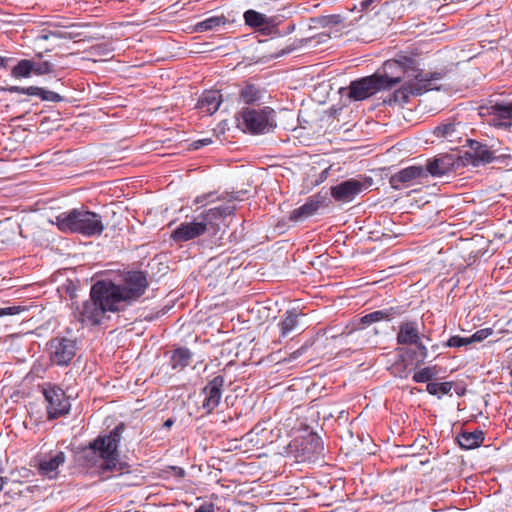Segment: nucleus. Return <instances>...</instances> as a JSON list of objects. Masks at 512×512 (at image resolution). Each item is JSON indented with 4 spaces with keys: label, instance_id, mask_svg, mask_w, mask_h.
I'll return each mask as SVG.
<instances>
[{
    "label": "nucleus",
    "instance_id": "f257e3e1",
    "mask_svg": "<svg viewBox=\"0 0 512 512\" xmlns=\"http://www.w3.org/2000/svg\"><path fill=\"white\" fill-rule=\"evenodd\" d=\"M382 69L383 74L379 76L383 80L384 89H390L403 82V86L393 95L394 102L399 104L407 102L410 95H421L432 90V81L440 79L439 73H424L419 69L416 60L406 55H398L395 59L387 60Z\"/></svg>",
    "mask_w": 512,
    "mask_h": 512
},
{
    "label": "nucleus",
    "instance_id": "f03ea898",
    "mask_svg": "<svg viewBox=\"0 0 512 512\" xmlns=\"http://www.w3.org/2000/svg\"><path fill=\"white\" fill-rule=\"evenodd\" d=\"M238 199L235 193H223L215 197L214 192H209L197 196L195 204L205 205L216 201H224L225 204L203 211L192 221L181 223L172 232L171 238L176 242H187L204 234L216 235L224 218L234 213L236 207L232 203Z\"/></svg>",
    "mask_w": 512,
    "mask_h": 512
},
{
    "label": "nucleus",
    "instance_id": "7ed1b4c3",
    "mask_svg": "<svg viewBox=\"0 0 512 512\" xmlns=\"http://www.w3.org/2000/svg\"><path fill=\"white\" fill-rule=\"evenodd\" d=\"M148 282L146 276L141 271L129 272L122 285H115L112 282L98 281L96 282L95 291H103L109 295L114 304L120 308V304L124 301H132L138 299L144 294Z\"/></svg>",
    "mask_w": 512,
    "mask_h": 512
},
{
    "label": "nucleus",
    "instance_id": "20e7f679",
    "mask_svg": "<svg viewBox=\"0 0 512 512\" xmlns=\"http://www.w3.org/2000/svg\"><path fill=\"white\" fill-rule=\"evenodd\" d=\"M124 425H117L108 435L98 437L92 444V450L102 459L100 467L104 471H119V454L117 451Z\"/></svg>",
    "mask_w": 512,
    "mask_h": 512
},
{
    "label": "nucleus",
    "instance_id": "39448f33",
    "mask_svg": "<svg viewBox=\"0 0 512 512\" xmlns=\"http://www.w3.org/2000/svg\"><path fill=\"white\" fill-rule=\"evenodd\" d=\"M66 229L85 236H96L103 232L104 225L98 214L81 207L66 214Z\"/></svg>",
    "mask_w": 512,
    "mask_h": 512
},
{
    "label": "nucleus",
    "instance_id": "423d86ee",
    "mask_svg": "<svg viewBox=\"0 0 512 512\" xmlns=\"http://www.w3.org/2000/svg\"><path fill=\"white\" fill-rule=\"evenodd\" d=\"M96 283L91 288L90 299L83 302V309L79 313V320L90 324H99L105 312H115L119 307L103 291H95Z\"/></svg>",
    "mask_w": 512,
    "mask_h": 512
},
{
    "label": "nucleus",
    "instance_id": "0eeeda50",
    "mask_svg": "<svg viewBox=\"0 0 512 512\" xmlns=\"http://www.w3.org/2000/svg\"><path fill=\"white\" fill-rule=\"evenodd\" d=\"M274 110L270 107L261 109L243 108L240 123L252 134L270 132L274 127Z\"/></svg>",
    "mask_w": 512,
    "mask_h": 512
},
{
    "label": "nucleus",
    "instance_id": "6e6552de",
    "mask_svg": "<svg viewBox=\"0 0 512 512\" xmlns=\"http://www.w3.org/2000/svg\"><path fill=\"white\" fill-rule=\"evenodd\" d=\"M358 324V327L349 330L347 333L343 332L338 336H334L340 345L347 346L350 350H361L365 347L375 348L377 345L376 336L378 330L376 328H364Z\"/></svg>",
    "mask_w": 512,
    "mask_h": 512
},
{
    "label": "nucleus",
    "instance_id": "1a4fd4ad",
    "mask_svg": "<svg viewBox=\"0 0 512 512\" xmlns=\"http://www.w3.org/2000/svg\"><path fill=\"white\" fill-rule=\"evenodd\" d=\"M348 96L356 101L364 100L383 88V80L379 74L363 77L361 79L352 81L349 86Z\"/></svg>",
    "mask_w": 512,
    "mask_h": 512
},
{
    "label": "nucleus",
    "instance_id": "9d476101",
    "mask_svg": "<svg viewBox=\"0 0 512 512\" xmlns=\"http://www.w3.org/2000/svg\"><path fill=\"white\" fill-rule=\"evenodd\" d=\"M368 185L357 179H348L331 187V195L336 201L351 202L362 193Z\"/></svg>",
    "mask_w": 512,
    "mask_h": 512
},
{
    "label": "nucleus",
    "instance_id": "9b49d317",
    "mask_svg": "<svg viewBox=\"0 0 512 512\" xmlns=\"http://www.w3.org/2000/svg\"><path fill=\"white\" fill-rule=\"evenodd\" d=\"M224 383V377L218 375L203 388L204 400L202 408L206 413H211L219 405Z\"/></svg>",
    "mask_w": 512,
    "mask_h": 512
},
{
    "label": "nucleus",
    "instance_id": "f8f14e48",
    "mask_svg": "<svg viewBox=\"0 0 512 512\" xmlns=\"http://www.w3.org/2000/svg\"><path fill=\"white\" fill-rule=\"evenodd\" d=\"M51 70L49 62L23 59L12 68L11 74L15 78H28L32 74L42 75Z\"/></svg>",
    "mask_w": 512,
    "mask_h": 512
},
{
    "label": "nucleus",
    "instance_id": "ddd939ff",
    "mask_svg": "<svg viewBox=\"0 0 512 512\" xmlns=\"http://www.w3.org/2000/svg\"><path fill=\"white\" fill-rule=\"evenodd\" d=\"M425 177L426 170L424 167L420 165H413L393 174L390 178V184L394 189H401L403 186L412 184L414 180Z\"/></svg>",
    "mask_w": 512,
    "mask_h": 512
},
{
    "label": "nucleus",
    "instance_id": "4468645a",
    "mask_svg": "<svg viewBox=\"0 0 512 512\" xmlns=\"http://www.w3.org/2000/svg\"><path fill=\"white\" fill-rule=\"evenodd\" d=\"M44 397L48 402L47 413L49 419H55L64 414V390L60 387L49 386L43 390Z\"/></svg>",
    "mask_w": 512,
    "mask_h": 512
},
{
    "label": "nucleus",
    "instance_id": "2eb2a0df",
    "mask_svg": "<svg viewBox=\"0 0 512 512\" xmlns=\"http://www.w3.org/2000/svg\"><path fill=\"white\" fill-rule=\"evenodd\" d=\"M452 159L450 156H439L432 160H428L424 169L426 170V177L428 175L439 177L451 171Z\"/></svg>",
    "mask_w": 512,
    "mask_h": 512
},
{
    "label": "nucleus",
    "instance_id": "dca6fc26",
    "mask_svg": "<svg viewBox=\"0 0 512 512\" xmlns=\"http://www.w3.org/2000/svg\"><path fill=\"white\" fill-rule=\"evenodd\" d=\"M420 332L415 322H404L400 325L397 334V343L401 345L418 344Z\"/></svg>",
    "mask_w": 512,
    "mask_h": 512
},
{
    "label": "nucleus",
    "instance_id": "f3484780",
    "mask_svg": "<svg viewBox=\"0 0 512 512\" xmlns=\"http://www.w3.org/2000/svg\"><path fill=\"white\" fill-rule=\"evenodd\" d=\"M320 202L310 198L305 204L294 209L289 216V219L294 222H302L307 218L313 216L319 209Z\"/></svg>",
    "mask_w": 512,
    "mask_h": 512
},
{
    "label": "nucleus",
    "instance_id": "a211bd4d",
    "mask_svg": "<svg viewBox=\"0 0 512 512\" xmlns=\"http://www.w3.org/2000/svg\"><path fill=\"white\" fill-rule=\"evenodd\" d=\"M221 104V95L218 91H207L198 100V107L205 113L212 115Z\"/></svg>",
    "mask_w": 512,
    "mask_h": 512
},
{
    "label": "nucleus",
    "instance_id": "6ab92c4d",
    "mask_svg": "<svg viewBox=\"0 0 512 512\" xmlns=\"http://www.w3.org/2000/svg\"><path fill=\"white\" fill-rule=\"evenodd\" d=\"M63 462L64 453L59 452L54 457L41 461L39 464V471L42 475L48 477L49 479H53L58 476V468Z\"/></svg>",
    "mask_w": 512,
    "mask_h": 512
},
{
    "label": "nucleus",
    "instance_id": "aec40b11",
    "mask_svg": "<svg viewBox=\"0 0 512 512\" xmlns=\"http://www.w3.org/2000/svg\"><path fill=\"white\" fill-rule=\"evenodd\" d=\"M265 96V91L254 84H246L240 91L239 101L248 105L260 103Z\"/></svg>",
    "mask_w": 512,
    "mask_h": 512
},
{
    "label": "nucleus",
    "instance_id": "412c9836",
    "mask_svg": "<svg viewBox=\"0 0 512 512\" xmlns=\"http://www.w3.org/2000/svg\"><path fill=\"white\" fill-rule=\"evenodd\" d=\"M244 20L248 26L259 29L269 28L274 22L272 18L255 10H247L244 13Z\"/></svg>",
    "mask_w": 512,
    "mask_h": 512
},
{
    "label": "nucleus",
    "instance_id": "4be33fe9",
    "mask_svg": "<svg viewBox=\"0 0 512 512\" xmlns=\"http://www.w3.org/2000/svg\"><path fill=\"white\" fill-rule=\"evenodd\" d=\"M459 445L464 449L479 447L484 441V433L481 430L463 432L457 437Z\"/></svg>",
    "mask_w": 512,
    "mask_h": 512
},
{
    "label": "nucleus",
    "instance_id": "5701e85b",
    "mask_svg": "<svg viewBox=\"0 0 512 512\" xmlns=\"http://www.w3.org/2000/svg\"><path fill=\"white\" fill-rule=\"evenodd\" d=\"M489 114L495 116L500 122L499 125H510L512 119V104L496 103L488 108Z\"/></svg>",
    "mask_w": 512,
    "mask_h": 512
},
{
    "label": "nucleus",
    "instance_id": "b1692460",
    "mask_svg": "<svg viewBox=\"0 0 512 512\" xmlns=\"http://www.w3.org/2000/svg\"><path fill=\"white\" fill-rule=\"evenodd\" d=\"M191 352L187 348L176 349L170 360V364L175 370H182L190 364Z\"/></svg>",
    "mask_w": 512,
    "mask_h": 512
},
{
    "label": "nucleus",
    "instance_id": "393cba45",
    "mask_svg": "<svg viewBox=\"0 0 512 512\" xmlns=\"http://www.w3.org/2000/svg\"><path fill=\"white\" fill-rule=\"evenodd\" d=\"M471 149L473 151L472 157L474 158V165H478L479 163H489L492 161L493 155L487 146L478 142H473Z\"/></svg>",
    "mask_w": 512,
    "mask_h": 512
},
{
    "label": "nucleus",
    "instance_id": "a878e982",
    "mask_svg": "<svg viewBox=\"0 0 512 512\" xmlns=\"http://www.w3.org/2000/svg\"><path fill=\"white\" fill-rule=\"evenodd\" d=\"M395 314L394 308L377 310L361 317L359 324H371L382 320H390Z\"/></svg>",
    "mask_w": 512,
    "mask_h": 512
},
{
    "label": "nucleus",
    "instance_id": "bb28decb",
    "mask_svg": "<svg viewBox=\"0 0 512 512\" xmlns=\"http://www.w3.org/2000/svg\"><path fill=\"white\" fill-rule=\"evenodd\" d=\"M304 444L306 446L303 450H307V453L304 454V460L311 461L314 458H317L323 450L322 443L317 437H311L302 443V445Z\"/></svg>",
    "mask_w": 512,
    "mask_h": 512
},
{
    "label": "nucleus",
    "instance_id": "cd10ccee",
    "mask_svg": "<svg viewBox=\"0 0 512 512\" xmlns=\"http://www.w3.org/2000/svg\"><path fill=\"white\" fill-rule=\"evenodd\" d=\"M226 19L223 16H212L209 18L204 19L203 21L198 22L194 30L196 32H205L208 30L216 29L217 27H220L222 25H225Z\"/></svg>",
    "mask_w": 512,
    "mask_h": 512
},
{
    "label": "nucleus",
    "instance_id": "c85d7f7f",
    "mask_svg": "<svg viewBox=\"0 0 512 512\" xmlns=\"http://www.w3.org/2000/svg\"><path fill=\"white\" fill-rule=\"evenodd\" d=\"M26 92L29 96H39L43 101L59 102L62 100V97L59 94L36 86L28 87Z\"/></svg>",
    "mask_w": 512,
    "mask_h": 512
},
{
    "label": "nucleus",
    "instance_id": "c756f323",
    "mask_svg": "<svg viewBox=\"0 0 512 512\" xmlns=\"http://www.w3.org/2000/svg\"><path fill=\"white\" fill-rule=\"evenodd\" d=\"M85 27L75 23H66V39H71L73 44L79 43L87 37V33L83 31Z\"/></svg>",
    "mask_w": 512,
    "mask_h": 512
},
{
    "label": "nucleus",
    "instance_id": "7c9ffc66",
    "mask_svg": "<svg viewBox=\"0 0 512 512\" xmlns=\"http://www.w3.org/2000/svg\"><path fill=\"white\" fill-rule=\"evenodd\" d=\"M297 317L298 315L292 311L286 312L285 318L279 324L282 337H286L291 331H293L297 327Z\"/></svg>",
    "mask_w": 512,
    "mask_h": 512
},
{
    "label": "nucleus",
    "instance_id": "2f4dec72",
    "mask_svg": "<svg viewBox=\"0 0 512 512\" xmlns=\"http://www.w3.org/2000/svg\"><path fill=\"white\" fill-rule=\"evenodd\" d=\"M457 125L458 124L454 122L443 123L435 128L434 134L437 137H444L448 138L450 141H453V138L457 134Z\"/></svg>",
    "mask_w": 512,
    "mask_h": 512
},
{
    "label": "nucleus",
    "instance_id": "473e14b6",
    "mask_svg": "<svg viewBox=\"0 0 512 512\" xmlns=\"http://www.w3.org/2000/svg\"><path fill=\"white\" fill-rule=\"evenodd\" d=\"M452 389L451 382H431L427 384V391L431 395H437L438 397L448 394Z\"/></svg>",
    "mask_w": 512,
    "mask_h": 512
},
{
    "label": "nucleus",
    "instance_id": "72a5a7b5",
    "mask_svg": "<svg viewBox=\"0 0 512 512\" xmlns=\"http://www.w3.org/2000/svg\"><path fill=\"white\" fill-rule=\"evenodd\" d=\"M434 375V368L426 367L414 373L413 381L416 383H424L431 380Z\"/></svg>",
    "mask_w": 512,
    "mask_h": 512
},
{
    "label": "nucleus",
    "instance_id": "f704fd0d",
    "mask_svg": "<svg viewBox=\"0 0 512 512\" xmlns=\"http://www.w3.org/2000/svg\"><path fill=\"white\" fill-rule=\"evenodd\" d=\"M492 333L493 330L491 328L480 329L469 337L470 344L474 342H481L492 335Z\"/></svg>",
    "mask_w": 512,
    "mask_h": 512
},
{
    "label": "nucleus",
    "instance_id": "c9c22d12",
    "mask_svg": "<svg viewBox=\"0 0 512 512\" xmlns=\"http://www.w3.org/2000/svg\"><path fill=\"white\" fill-rule=\"evenodd\" d=\"M469 344H470L469 337H460V336H452L447 342V346L457 347V348L466 346Z\"/></svg>",
    "mask_w": 512,
    "mask_h": 512
},
{
    "label": "nucleus",
    "instance_id": "e433bc0d",
    "mask_svg": "<svg viewBox=\"0 0 512 512\" xmlns=\"http://www.w3.org/2000/svg\"><path fill=\"white\" fill-rule=\"evenodd\" d=\"M343 21L341 15H329L325 18L326 25H339Z\"/></svg>",
    "mask_w": 512,
    "mask_h": 512
},
{
    "label": "nucleus",
    "instance_id": "4c0bfd02",
    "mask_svg": "<svg viewBox=\"0 0 512 512\" xmlns=\"http://www.w3.org/2000/svg\"><path fill=\"white\" fill-rule=\"evenodd\" d=\"M20 312V307L12 306L6 308H0V317L6 315H15Z\"/></svg>",
    "mask_w": 512,
    "mask_h": 512
},
{
    "label": "nucleus",
    "instance_id": "58836bf2",
    "mask_svg": "<svg viewBox=\"0 0 512 512\" xmlns=\"http://www.w3.org/2000/svg\"><path fill=\"white\" fill-rule=\"evenodd\" d=\"M52 360L58 365H64V352L60 351L59 349L56 350L52 357Z\"/></svg>",
    "mask_w": 512,
    "mask_h": 512
},
{
    "label": "nucleus",
    "instance_id": "ea45409f",
    "mask_svg": "<svg viewBox=\"0 0 512 512\" xmlns=\"http://www.w3.org/2000/svg\"><path fill=\"white\" fill-rule=\"evenodd\" d=\"M419 350V354L421 356V361L423 362L427 356H428V350L425 345L420 343V340L418 341V344H415Z\"/></svg>",
    "mask_w": 512,
    "mask_h": 512
},
{
    "label": "nucleus",
    "instance_id": "a19ab883",
    "mask_svg": "<svg viewBox=\"0 0 512 512\" xmlns=\"http://www.w3.org/2000/svg\"><path fill=\"white\" fill-rule=\"evenodd\" d=\"M210 143H212V140L210 138H205V139L194 141L192 143V146H193L194 149H199L202 146L208 145Z\"/></svg>",
    "mask_w": 512,
    "mask_h": 512
},
{
    "label": "nucleus",
    "instance_id": "79ce46f5",
    "mask_svg": "<svg viewBox=\"0 0 512 512\" xmlns=\"http://www.w3.org/2000/svg\"><path fill=\"white\" fill-rule=\"evenodd\" d=\"M27 90H28V87L24 88V87H19V86H10L8 88V91L11 93H20V94H26V95H27V92H26Z\"/></svg>",
    "mask_w": 512,
    "mask_h": 512
},
{
    "label": "nucleus",
    "instance_id": "37998d69",
    "mask_svg": "<svg viewBox=\"0 0 512 512\" xmlns=\"http://www.w3.org/2000/svg\"><path fill=\"white\" fill-rule=\"evenodd\" d=\"M376 0H363L360 2V11H367Z\"/></svg>",
    "mask_w": 512,
    "mask_h": 512
},
{
    "label": "nucleus",
    "instance_id": "c03bdc74",
    "mask_svg": "<svg viewBox=\"0 0 512 512\" xmlns=\"http://www.w3.org/2000/svg\"><path fill=\"white\" fill-rule=\"evenodd\" d=\"M195 512H215L212 504L201 505Z\"/></svg>",
    "mask_w": 512,
    "mask_h": 512
},
{
    "label": "nucleus",
    "instance_id": "a18cd8bd",
    "mask_svg": "<svg viewBox=\"0 0 512 512\" xmlns=\"http://www.w3.org/2000/svg\"><path fill=\"white\" fill-rule=\"evenodd\" d=\"M304 350H305V347H301L300 349L294 351L293 353L290 354V357L288 360L291 361V360L297 359L300 355H302Z\"/></svg>",
    "mask_w": 512,
    "mask_h": 512
},
{
    "label": "nucleus",
    "instance_id": "49530a36",
    "mask_svg": "<svg viewBox=\"0 0 512 512\" xmlns=\"http://www.w3.org/2000/svg\"><path fill=\"white\" fill-rule=\"evenodd\" d=\"M43 38L48 40V39H60L61 38V35L57 32V31H50L49 34L47 35H43Z\"/></svg>",
    "mask_w": 512,
    "mask_h": 512
},
{
    "label": "nucleus",
    "instance_id": "de8ad7c7",
    "mask_svg": "<svg viewBox=\"0 0 512 512\" xmlns=\"http://www.w3.org/2000/svg\"><path fill=\"white\" fill-rule=\"evenodd\" d=\"M174 424V420L169 418L167 419L164 423H163V427L166 428V429H169L172 427V425Z\"/></svg>",
    "mask_w": 512,
    "mask_h": 512
},
{
    "label": "nucleus",
    "instance_id": "09e8293b",
    "mask_svg": "<svg viewBox=\"0 0 512 512\" xmlns=\"http://www.w3.org/2000/svg\"><path fill=\"white\" fill-rule=\"evenodd\" d=\"M57 225H58L60 230L64 229V219H61L60 216L57 217Z\"/></svg>",
    "mask_w": 512,
    "mask_h": 512
},
{
    "label": "nucleus",
    "instance_id": "8fccbe9b",
    "mask_svg": "<svg viewBox=\"0 0 512 512\" xmlns=\"http://www.w3.org/2000/svg\"><path fill=\"white\" fill-rule=\"evenodd\" d=\"M3 484H4V480L3 478L0 476V491L2 490L3 488Z\"/></svg>",
    "mask_w": 512,
    "mask_h": 512
},
{
    "label": "nucleus",
    "instance_id": "3c124183",
    "mask_svg": "<svg viewBox=\"0 0 512 512\" xmlns=\"http://www.w3.org/2000/svg\"><path fill=\"white\" fill-rule=\"evenodd\" d=\"M5 60L0 56V67L4 66Z\"/></svg>",
    "mask_w": 512,
    "mask_h": 512
},
{
    "label": "nucleus",
    "instance_id": "603ef678",
    "mask_svg": "<svg viewBox=\"0 0 512 512\" xmlns=\"http://www.w3.org/2000/svg\"><path fill=\"white\" fill-rule=\"evenodd\" d=\"M82 423H83V419H80L79 423L76 425L77 427H80V430L83 428V426H81Z\"/></svg>",
    "mask_w": 512,
    "mask_h": 512
},
{
    "label": "nucleus",
    "instance_id": "864d4df0",
    "mask_svg": "<svg viewBox=\"0 0 512 512\" xmlns=\"http://www.w3.org/2000/svg\"><path fill=\"white\" fill-rule=\"evenodd\" d=\"M65 413H66V415L69 413V406H67V405H66Z\"/></svg>",
    "mask_w": 512,
    "mask_h": 512
},
{
    "label": "nucleus",
    "instance_id": "5fc2aeb1",
    "mask_svg": "<svg viewBox=\"0 0 512 512\" xmlns=\"http://www.w3.org/2000/svg\"><path fill=\"white\" fill-rule=\"evenodd\" d=\"M65 49H66V51H67V50H70V49H71V47H70V46H68V45H66V46H65Z\"/></svg>",
    "mask_w": 512,
    "mask_h": 512
},
{
    "label": "nucleus",
    "instance_id": "6e6d98bb",
    "mask_svg": "<svg viewBox=\"0 0 512 512\" xmlns=\"http://www.w3.org/2000/svg\"><path fill=\"white\" fill-rule=\"evenodd\" d=\"M69 292V287L66 285V293Z\"/></svg>",
    "mask_w": 512,
    "mask_h": 512
}]
</instances>
